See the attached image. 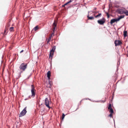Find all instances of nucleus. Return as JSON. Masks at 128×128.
Here are the masks:
<instances>
[{"label": "nucleus", "instance_id": "obj_26", "mask_svg": "<svg viewBox=\"0 0 128 128\" xmlns=\"http://www.w3.org/2000/svg\"><path fill=\"white\" fill-rule=\"evenodd\" d=\"M50 76H49V77L48 76H47L48 78V80H50Z\"/></svg>", "mask_w": 128, "mask_h": 128}, {"label": "nucleus", "instance_id": "obj_6", "mask_svg": "<svg viewBox=\"0 0 128 128\" xmlns=\"http://www.w3.org/2000/svg\"><path fill=\"white\" fill-rule=\"evenodd\" d=\"M103 20H99L98 21V23L100 24H103L105 22V20L104 18H102Z\"/></svg>", "mask_w": 128, "mask_h": 128}, {"label": "nucleus", "instance_id": "obj_9", "mask_svg": "<svg viewBox=\"0 0 128 128\" xmlns=\"http://www.w3.org/2000/svg\"><path fill=\"white\" fill-rule=\"evenodd\" d=\"M124 10L122 9H120L118 11V12L119 14H122L124 13Z\"/></svg>", "mask_w": 128, "mask_h": 128}, {"label": "nucleus", "instance_id": "obj_14", "mask_svg": "<svg viewBox=\"0 0 128 128\" xmlns=\"http://www.w3.org/2000/svg\"><path fill=\"white\" fill-rule=\"evenodd\" d=\"M73 0H70L68 2L66 3H65L64 4V6L68 4L69 3H70L72 2Z\"/></svg>", "mask_w": 128, "mask_h": 128}, {"label": "nucleus", "instance_id": "obj_5", "mask_svg": "<svg viewBox=\"0 0 128 128\" xmlns=\"http://www.w3.org/2000/svg\"><path fill=\"white\" fill-rule=\"evenodd\" d=\"M56 49V47L54 46L53 47L52 49L50 51V58L51 57H52V55L54 54V52Z\"/></svg>", "mask_w": 128, "mask_h": 128}, {"label": "nucleus", "instance_id": "obj_22", "mask_svg": "<svg viewBox=\"0 0 128 128\" xmlns=\"http://www.w3.org/2000/svg\"><path fill=\"white\" fill-rule=\"evenodd\" d=\"M14 28L13 27H10V31H12L13 30Z\"/></svg>", "mask_w": 128, "mask_h": 128}, {"label": "nucleus", "instance_id": "obj_24", "mask_svg": "<svg viewBox=\"0 0 128 128\" xmlns=\"http://www.w3.org/2000/svg\"><path fill=\"white\" fill-rule=\"evenodd\" d=\"M112 113H111V114H110L109 115V116L110 117H112Z\"/></svg>", "mask_w": 128, "mask_h": 128}, {"label": "nucleus", "instance_id": "obj_2", "mask_svg": "<svg viewBox=\"0 0 128 128\" xmlns=\"http://www.w3.org/2000/svg\"><path fill=\"white\" fill-rule=\"evenodd\" d=\"M45 104L46 106L50 109V108L49 106V104L50 103V102L49 101L48 98H46L44 100Z\"/></svg>", "mask_w": 128, "mask_h": 128}, {"label": "nucleus", "instance_id": "obj_21", "mask_svg": "<svg viewBox=\"0 0 128 128\" xmlns=\"http://www.w3.org/2000/svg\"><path fill=\"white\" fill-rule=\"evenodd\" d=\"M65 116V115L64 114H62V120H64V118Z\"/></svg>", "mask_w": 128, "mask_h": 128}, {"label": "nucleus", "instance_id": "obj_28", "mask_svg": "<svg viewBox=\"0 0 128 128\" xmlns=\"http://www.w3.org/2000/svg\"><path fill=\"white\" fill-rule=\"evenodd\" d=\"M65 6H64V5H62V6L63 7H64Z\"/></svg>", "mask_w": 128, "mask_h": 128}, {"label": "nucleus", "instance_id": "obj_3", "mask_svg": "<svg viewBox=\"0 0 128 128\" xmlns=\"http://www.w3.org/2000/svg\"><path fill=\"white\" fill-rule=\"evenodd\" d=\"M27 66V64L24 63L22 64L20 67V69L24 71L26 69Z\"/></svg>", "mask_w": 128, "mask_h": 128}, {"label": "nucleus", "instance_id": "obj_11", "mask_svg": "<svg viewBox=\"0 0 128 128\" xmlns=\"http://www.w3.org/2000/svg\"><path fill=\"white\" fill-rule=\"evenodd\" d=\"M127 32L126 31H124V36L125 37L127 36Z\"/></svg>", "mask_w": 128, "mask_h": 128}, {"label": "nucleus", "instance_id": "obj_13", "mask_svg": "<svg viewBox=\"0 0 128 128\" xmlns=\"http://www.w3.org/2000/svg\"><path fill=\"white\" fill-rule=\"evenodd\" d=\"M124 14L126 16H128V11L127 10H124Z\"/></svg>", "mask_w": 128, "mask_h": 128}, {"label": "nucleus", "instance_id": "obj_7", "mask_svg": "<svg viewBox=\"0 0 128 128\" xmlns=\"http://www.w3.org/2000/svg\"><path fill=\"white\" fill-rule=\"evenodd\" d=\"M114 43L116 46L119 45L122 43L119 40L115 41Z\"/></svg>", "mask_w": 128, "mask_h": 128}, {"label": "nucleus", "instance_id": "obj_1", "mask_svg": "<svg viewBox=\"0 0 128 128\" xmlns=\"http://www.w3.org/2000/svg\"><path fill=\"white\" fill-rule=\"evenodd\" d=\"M36 90L35 89L33 85H32L31 86V91L32 93V96L34 98L35 96V91Z\"/></svg>", "mask_w": 128, "mask_h": 128}, {"label": "nucleus", "instance_id": "obj_12", "mask_svg": "<svg viewBox=\"0 0 128 128\" xmlns=\"http://www.w3.org/2000/svg\"><path fill=\"white\" fill-rule=\"evenodd\" d=\"M88 20H92L94 19V18L92 16H89V15L88 16Z\"/></svg>", "mask_w": 128, "mask_h": 128}, {"label": "nucleus", "instance_id": "obj_29", "mask_svg": "<svg viewBox=\"0 0 128 128\" xmlns=\"http://www.w3.org/2000/svg\"><path fill=\"white\" fill-rule=\"evenodd\" d=\"M50 41H48V42H47L48 43V42Z\"/></svg>", "mask_w": 128, "mask_h": 128}, {"label": "nucleus", "instance_id": "obj_30", "mask_svg": "<svg viewBox=\"0 0 128 128\" xmlns=\"http://www.w3.org/2000/svg\"><path fill=\"white\" fill-rule=\"evenodd\" d=\"M52 34L51 35V36H51V37H52Z\"/></svg>", "mask_w": 128, "mask_h": 128}, {"label": "nucleus", "instance_id": "obj_4", "mask_svg": "<svg viewBox=\"0 0 128 128\" xmlns=\"http://www.w3.org/2000/svg\"><path fill=\"white\" fill-rule=\"evenodd\" d=\"M26 112V107H25L23 110L19 114V117H21L24 116Z\"/></svg>", "mask_w": 128, "mask_h": 128}, {"label": "nucleus", "instance_id": "obj_19", "mask_svg": "<svg viewBox=\"0 0 128 128\" xmlns=\"http://www.w3.org/2000/svg\"><path fill=\"white\" fill-rule=\"evenodd\" d=\"M111 107H112L111 104H109L108 105V109H109L112 108H111Z\"/></svg>", "mask_w": 128, "mask_h": 128}, {"label": "nucleus", "instance_id": "obj_8", "mask_svg": "<svg viewBox=\"0 0 128 128\" xmlns=\"http://www.w3.org/2000/svg\"><path fill=\"white\" fill-rule=\"evenodd\" d=\"M118 21V20L117 18L113 19L111 20L110 23L111 24H112L114 22Z\"/></svg>", "mask_w": 128, "mask_h": 128}, {"label": "nucleus", "instance_id": "obj_16", "mask_svg": "<svg viewBox=\"0 0 128 128\" xmlns=\"http://www.w3.org/2000/svg\"><path fill=\"white\" fill-rule=\"evenodd\" d=\"M47 76H50V71H48L47 73Z\"/></svg>", "mask_w": 128, "mask_h": 128}, {"label": "nucleus", "instance_id": "obj_18", "mask_svg": "<svg viewBox=\"0 0 128 128\" xmlns=\"http://www.w3.org/2000/svg\"><path fill=\"white\" fill-rule=\"evenodd\" d=\"M38 29V27L36 26L33 29V30H34L35 31H36Z\"/></svg>", "mask_w": 128, "mask_h": 128}, {"label": "nucleus", "instance_id": "obj_17", "mask_svg": "<svg viewBox=\"0 0 128 128\" xmlns=\"http://www.w3.org/2000/svg\"><path fill=\"white\" fill-rule=\"evenodd\" d=\"M110 110L109 112L111 113H112L113 112V110L112 108H110L109 109Z\"/></svg>", "mask_w": 128, "mask_h": 128}, {"label": "nucleus", "instance_id": "obj_25", "mask_svg": "<svg viewBox=\"0 0 128 128\" xmlns=\"http://www.w3.org/2000/svg\"><path fill=\"white\" fill-rule=\"evenodd\" d=\"M107 16L108 18H109L110 16H109V15L108 14V13H107Z\"/></svg>", "mask_w": 128, "mask_h": 128}, {"label": "nucleus", "instance_id": "obj_15", "mask_svg": "<svg viewBox=\"0 0 128 128\" xmlns=\"http://www.w3.org/2000/svg\"><path fill=\"white\" fill-rule=\"evenodd\" d=\"M53 26H54V30L55 29V27H56V24L55 22V21H54V22L53 23Z\"/></svg>", "mask_w": 128, "mask_h": 128}, {"label": "nucleus", "instance_id": "obj_23", "mask_svg": "<svg viewBox=\"0 0 128 128\" xmlns=\"http://www.w3.org/2000/svg\"><path fill=\"white\" fill-rule=\"evenodd\" d=\"M51 36H50L48 38V41H50L51 39Z\"/></svg>", "mask_w": 128, "mask_h": 128}, {"label": "nucleus", "instance_id": "obj_31", "mask_svg": "<svg viewBox=\"0 0 128 128\" xmlns=\"http://www.w3.org/2000/svg\"><path fill=\"white\" fill-rule=\"evenodd\" d=\"M52 34L51 35V36H51V37H52Z\"/></svg>", "mask_w": 128, "mask_h": 128}, {"label": "nucleus", "instance_id": "obj_27", "mask_svg": "<svg viewBox=\"0 0 128 128\" xmlns=\"http://www.w3.org/2000/svg\"><path fill=\"white\" fill-rule=\"evenodd\" d=\"M23 51H24L23 50H21V52H20L21 53L22 52H23Z\"/></svg>", "mask_w": 128, "mask_h": 128}, {"label": "nucleus", "instance_id": "obj_10", "mask_svg": "<svg viewBox=\"0 0 128 128\" xmlns=\"http://www.w3.org/2000/svg\"><path fill=\"white\" fill-rule=\"evenodd\" d=\"M124 17V16H120L118 18H117L118 19V21L120 20L121 19L123 18Z\"/></svg>", "mask_w": 128, "mask_h": 128}, {"label": "nucleus", "instance_id": "obj_20", "mask_svg": "<svg viewBox=\"0 0 128 128\" xmlns=\"http://www.w3.org/2000/svg\"><path fill=\"white\" fill-rule=\"evenodd\" d=\"M101 14H99L98 15L96 16H95V18H97L99 16H101Z\"/></svg>", "mask_w": 128, "mask_h": 128}]
</instances>
